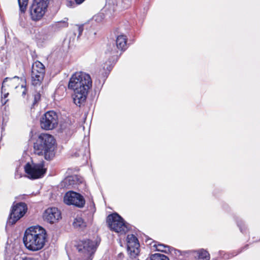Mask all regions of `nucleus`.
<instances>
[{"mask_svg": "<svg viewBox=\"0 0 260 260\" xmlns=\"http://www.w3.org/2000/svg\"><path fill=\"white\" fill-rule=\"evenodd\" d=\"M98 246L97 241L88 239L79 241L76 246L78 253L75 260H92Z\"/></svg>", "mask_w": 260, "mask_h": 260, "instance_id": "7ed1b4c3", "label": "nucleus"}, {"mask_svg": "<svg viewBox=\"0 0 260 260\" xmlns=\"http://www.w3.org/2000/svg\"><path fill=\"white\" fill-rule=\"evenodd\" d=\"M31 74H32V75H40L44 76L45 72H42L41 71L39 72V71H37L36 69L34 70V69H32Z\"/></svg>", "mask_w": 260, "mask_h": 260, "instance_id": "c756f323", "label": "nucleus"}, {"mask_svg": "<svg viewBox=\"0 0 260 260\" xmlns=\"http://www.w3.org/2000/svg\"><path fill=\"white\" fill-rule=\"evenodd\" d=\"M63 126V125L61 126V129H62V131L66 132L65 128H64Z\"/></svg>", "mask_w": 260, "mask_h": 260, "instance_id": "c9c22d12", "label": "nucleus"}, {"mask_svg": "<svg viewBox=\"0 0 260 260\" xmlns=\"http://www.w3.org/2000/svg\"><path fill=\"white\" fill-rule=\"evenodd\" d=\"M3 87H2V102L4 104H6L7 102V100L5 99L7 98L8 95H9V91L10 90H8L7 88H5V89H3Z\"/></svg>", "mask_w": 260, "mask_h": 260, "instance_id": "b1692460", "label": "nucleus"}, {"mask_svg": "<svg viewBox=\"0 0 260 260\" xmlns=\"http://www.w3.org/2000/svg\"><path fill=\"white\" fill-rule=\"evenodd\" d=\"M121 2V0H107L109 5L117 6Z\"/></svg>", "mask_w": 260, "mask_h": 260, "instance_id": "bb28decb", "label": "nucleus"}, {"mask_svg": "<svg viewBox=\"0 0 260 260\" xmlns=\"http://www.w3.org/2000/svg\"><path fill=\"white\" fill-rule=\"evenodd\" d=\"M25 172L28 178L35 179L42 177L46 173L44 161L39 163H27L24 167Z\"/></svg>", "mask_w": 260, "mask_h": 260, "instance_id": "0eeeda50", "label": "nucleus"}, {"mask_svg": "<svg viewBox=\"0 0 260 260\" xmlns=\"http://www.w3.org/2000/svg\"><path fill=\"white\" fill-rule=\"evenodd\" d=\"M46 239L47 234L45 230L40 226H34L26 230L23 240L27 249L36 251L44 247Z\"/></svg>", "mask_w": 260, "mask_h": 260, "instance_id": "f257e3e1", "label": "nucleus"}, {"mask_svg": "<svg viewBox=\"0 0 260 260\" xmlns=\"http://www.w3.org/2000/svg\"><path fill=\"white\" fill-rule=\"evenodd\" d=\"M40 98V94L39 93H38L37 94L35 95V101L37 102L38 100H39Z\"/></svg>", "mask_w": 260, "mask_h": 260, "instance_id": "473e14b6", "label": "nucleus"}, {"mask_svg": "<svg viewBox=\"0 0 260 260\" xmlns=\"http://www.w3.org/2000/svg\"><path fill=\"white\" fill-rule=\"evenodd\" d=\"M81 183V180L77 176H71L64 178L61 182L62 187L71 188L75 187L77 185Z\"/></svg>", "mask_w": 260, "mask_h": 260, "instance_id": "2eb2a0df", "label": "nucleus"}, {"mask_svg": "<svg viewBox=\"0 0 260 260\" xmlns=\"http://www.w3.org/2000/svg\"><path fill=\"white\" fill-rule=\"evenodd\" d=\"M25 92H26V89H24V90H23V92H22V94H23V95L25 94Z\"/></svg>", "mask_w": 260, "mask_h": 260, "instance_id": "e433bc0d", "label": "nucleus"}, {"mask_svg": "<svg viewBox=\"0 0 260 260\" xmlns=\"http://www.w3.org/2000/svg\"><path fill=\"white\" fill-rule=\"evenodd\" d=\"M21 79L17 76H15L12 78H6L2 84L3 89L7 88L8 90H11L16 88L20 83Z\"/></svg>", "mask_w": 260, "mask_h": 260, "instance_id": "dca6fc26", "label": "nucleus"}, {"mask_svg": "<svg viewBox=\"0 0 260 260\" xmlns=\"http://www.w3.org/2000/svg\"><path fill=\"white\" fill-rule=\"evenodd\" d=\"M14 260H37L35 258L31 257H26L24 256L17 255L15 256Z\"/></svg>", "mask_w": 260, "mask_h": 260, "instance_id": "a878e982", "label": "nucleus"}, {"mask_svg": "<svg viewBox=\"0 0 260 260\" xmlns=\"http://www.w3.org/2000/svg\"><path fill=\"white\" fill-rule=\"evenodd\" d=\"M92 86L90 75L83 72H77L70 78L68 87L69 89H89Z\"/></svg>", "mask_w": 260, "mask_h": 260, "instance_id": "20e7f679", "label": "nucleus"}, {"mask_svg": "<svg viewBox=\"0 0 260 260\" xmlns=\"http://www.w3.org/2000/svg\"><path fill=\"white\" fill-rule=\"evenodd\" d=\"M58 25L62 26L63 27H67L68 26V23L66 21L59 22L58 23Z\"/></svg>", "mask_w": 260, "mask_h": 260, "instance_id": "7c9ffc66", "label": "nucleus"}, {"mask_svg": "<svg viewBox=\"0 0 260 260\" xmlns=\"http://www.w3.org/2000/svg\"><path fill=\"white\" fill-rule=\"evenodd\" d=\"M27 210V206L25 203H19L14 205L9 219V223L15 224L17 221L22 217Z\"/></svg>", "mask_w": 260, "mask_h": 260, "instance_id": "9d476101", "label": "nucleus"}, {"mask_svg": "<svg viewBox=\"0 0 260 260\" xmlns=\"http://www.w3.org/2000/svg\"><path fill=\"white\" fill-rule=\"evenodd\" d=\"M85 0H75V1L76 2V3L77 4H81V3H82Z\"/></svg>", "mask_w": 260, "mask_h": 260, "instance_id": "72a5a7b5", "label": "nucleus"}, {"mask_svg": "<svg viewBox=\"0 0 260 260\" xmlns=\"http://www.w3.org/2000/svg\"><path fill=\"white\" fill-rule=\"evenodd\" d=\"M107 222L111 231L119 235H124L129 230L128 224L117 213L109 215Z\"/></svg>", "mask_w": 260, "mask_h": 260, "instance_id": "39448f33", "label": "nucleus"}, {"mask_svg": "<svg viewBox=\"0 0 260 260\" xmlns=\"http://www.w3.org/2000/svg\"><path fill=\"white\" fill-rule=\"evenodd\" d=\"M61 218L60 211L55 207L47 209L43 213V218L45 220L53 223Z\"/></svg>", "mask_w": 260, "mask_h": 260, "instance_id": "f8f14e48", "label": "nucleus"}, {"mask_svg": "<svg viewBox=\"0 0 260 260\" xmlns=\"http://www.w3.org/2000/svg\"><path fill=\"white\" fill-rule=\"evenodd\" d=\"M126 42L127 39L125 36L121 35L117 37L116 40V46H115L114 44H109L108 45V51H110L111 47H113L112 50V53L115 54L118 53L119 50L123 51L126 48Z\"/></svg>", "mask_w": 260, "mask_h": 260, "instance_id": "4468645a", "label": "nucleus"}, {"mask_svg": "<svg viewBox=\"0 0 260 260\" xmlns=\"http://www.w3.org/2000/svg\"><path fill=\"white\" fill-rule=\"evenodd\" d=\"M89 89L84 88L72 89L74 91L72 94L73 99L74 103L77 106H80L85 102Z\"/></svg>", "mask_w": 260, "mask_h": 260, "instance_id": "ddd939ff", "label": "nucleus"}, {"mask_svg": "<svg viewBox=\"0 0 260 260\" xmlns=\"http://www.w3.org/2000/svg\"><path fill=\"white\" fill-rule=\"evenodd\" d=\"M150 260H169V258L162 254L155 253L151 256Z\"/></svg>", "mask_w": 260, "mask_h": 260, "instance_id": "4be33fe9", "label": "nucleus"}, {"mask_svg": "<svg viewBox=\"0 0 260 260\" xmlns=\"http://www.w3.org/2000/svg\"><path fill=\"white\" fill-rule=\"evenodd\" d=\"M177 252L179 253V255L178 256H180V255H185V254H188L189 252H187V251H183V252H181L179 250H177Z\"/></svg>", "mask_w": 260, "mask_h": 260, "instance_id": "2f4dec72", "label": "nucleus"}, {"mask_svg": "<svg viewBox=\"0 0 260 260\" xmlns=\"http://www.w3.org/2000/svg\"><path fill=\"white\" fill-rule=\"evenodd\" d=\"M55 140L51 135L42 134L34 144V152L39 155H44L47 160L54 156Z\"/></svg>", "mask_w": 260, "mask_h": 260, "instance_id": "f03ea898", "label": "nucleus"}, {"mask_svg": "<svg viewBox=\"0 0 260 260\" xmlns=\"http://www.w3.org/2000/svg\"><path fill=\"white\" fill-rule=\"evenodd\" d=\"M63 201L67 205H72L79 208L83 207L85 203L82 196L72 191H68L65 194Z\"/></svg>", "mask_w": 260, "mask_h": 260, "instance_id": "1a4fd4ad", "label": "nucleus"}, {"mask_svg": "<svg viewBox=\"0 0 260 260\" xmlns=\"http://www.w3.org/2000/svg\"><path fill=\"white\" fill-rule=\"evenodd\" d=\"M126 241L128 254L132 257H136L140 252V245L137 238L133 234L128 235Z\"/></svg>", "mask_w": 260, "mask_h": 260, "instance_id": "9b49d317", "label": "nucleus"}, {"mask_svg": "<svg viewBox=\"0 0 260 260\" xmlns=\"http://www.w3.org/2000/svg\"><path fill=\"white\" fill-rule=\"evenodd\" d=\"M114 49L113 47H111L110 49V51H108V46H107V49H106V50L105 51V53L109 55V56H111L112 57H114L115 58V57H117L118 55V53H117V54H113L112 53V50Z\"/></svg>", "mask_w": 260, "mask_h": 260, "instance_id": "cd10ccee", "label": "nucleus"}, {"mask_svg": "<svg viewBox=\"0 0 260 260\" xmlns=\"http://www.w3.org/2000/svg\"><path fill=\"white\" fill-rule=\"evenodd\" d=\"M73 225L76 229H83L85 227L86 224L81 217H77L75 218Z\"/></svg>", "mask_w": 260, "mask_h": 260, "instance_id": "6ab92c4d", "label": "nucleus"}, {"mask_svg": "<svg viewBox=\"0 0 260 260\" xmlns=\"http://www.w3.org/2000/svg\"><path fill=\"white\" fill-rule=\"evenodd\" d=\"M48 0H34L30 10L32 20H40L47 11Z\"/></svg>", "mask_w": 260, "mask_h": 260, "instance_id": "423d86ee", "label": "nucleus"}, {"mask_svg": "<svg viewBox=\"0 0 260 260\" xmlns=\"http://www.w3.org/2000/svg\"><path fill=\"white\" fill-rule=\"evenodd\" d=\"M58 124V116L56 113L50 111L46 112L41 120V126L46 130L52 129Z\"/></svg>", "mask_w": 260, "mask_h": 260, "instance_id": "6e6552de", "label": "nucleus"}, {"mask_svg": "<svg viewBox=\"0 0 260 260\" xmlns=\"http://www.w3.org/2000/svg\"><path fill=\"white\" fill-rule=\"evenodd\" d=\"M20 10L21 12H24L28 4V0H18Z\"/></svg>", "mask_w": 260, "mask_h": 260, "instance_id": "5701e85b", "label": "nucleus"}, {"mask_svg": "<svg viewBox=\"0 0 260 260\" xmlns=\"http://www.w3.org/2000/svg\"><path fill=\"white\" fill-rule=\"evenodd\" d=\"M154 246L155 247L157 251L168 253L171 252L170 247L167 245L162 244H155Z\"/></svg>", "mask_w": 260, "mask_h": 260, "instance_id": "aec40b11", "label": "nucleus"}, {"mask_svg": "<svg viewBox=\"0 0 260 260\" xmlns=\"http://www.w3.org/2000/svg\"><path fill=\"white\" fill-rule=\"evenodd\" d=\"M229 258V257H228V256L225 257V258Z\"/></svg>", "mask_w": 260, "mask_h": 260, "instance_id": "4c0bfd02", "label": "nucleus"}, {"mask_svg": "<svg viewBox=\"0 0 260 260\" xmlns=\"http://www.w3.org/2000/svg\"><path fill=\"white\" fill-rule=\"evenodd\" d=\"M104 19V15L102 13H99L93 17V19L96 22H101Z\"/></svg>", "mask_w": 260, "mask_h": 260, "instance_id": "393cba45", "label": "nucleus"}, {"mask_svg": "<svg viewBox=\"0 0 260 260\" xmlns=\"http://www.w3.org/2000/svg\"><path fill=\"white\" fill-rule=\"evenodd\" d=\"M112 68V67L111 64H109L106 63L103 66V70H105V73L107 74L111 71Z\"/></svg>", "mask_w": 260, "mask_h": 260, "instance_id": "c85d7f7f", "label": "nucleus"}, {"mask_svg": "<svg viewBox=\"0 0 260 260\" xmlns=\"http://www.w3.org/2000/svg\"><path fill=\"white\" fill-rule=\"evenodd\" d=\"M44 76L40 75H31V83L35 86H40L44 79Z\"/></svg>", "mask_w": 260, "mask_h": 260, "instance_id": "a211bd4d", "label": "nucleus"}, {"mask_svg": "<svg viewBox=\"0 0 260 260\" xmlns=\"http://www.w3.org/2000/svg\"><path fill=\"white\" fill-rule=\"evenodd\" d=\"M32 69L34 70H36L37 71H41L42 72H45V67L44 66L40 61H35L32 66Z\"/></svg>", "mask_w": 260, "mask_h": 260, "instance_id": "412c9836", "label": "nucleus"}, {"mask_svg": "<svg viewBox=\"0 0 260 260\" xmlns=\"http://www.w3.org/2000/svg\"><path fill=\"white\" fill-rule=\"evenodd\" d=\"M193 255L198 260H209L210 254L208 252L203 249L191 252Z\"/></svg>", "mask_w": 260, "mask_h": 260, "instance_id": "f3484780", "label": "nucleus"}, {"mask_svg": "<svg viewBox=\"0 0 260 260\" xmlns=\"http://www.w3.org/2000/svg\"><path fill=\"white\" fill-rule=\"evenodd\" d=\"M78 30L79 32V35H80L82 31V29L81 27H78Z\"/></svg>", "mask_w": 260, "mask_h": 260, "instance_id": "f704fd0d", "label": "nucleus"}]
</instances>
